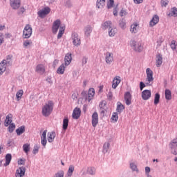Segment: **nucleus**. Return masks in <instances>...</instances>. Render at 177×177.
Instances as JSON below:
<instances>
[{"instance_id": "nucleus-13", "label": "nucleus", "mask_w": 177, "mask_h": 177, "mask_svg": "<svg viewBox=\"0 0 177 177\" xmlns=\"http://www.w3.org/2000/svg\"><path fill=\"white\" fill-rule=\"evenodd\" d=\"M138 31H139V23L134 22L130 26V32L131 34H137Z\"/></svg>"}, {"instance_id": "nucleus-6", "label": "nucleus", "mask_w": 177, "mask_h": 177, "mask_svg": "<svg viewBox=\"0 0 177 177\" xmlns=\"http://www.w3.org/2000/svg\"><path fill=\"white\" fill-rule=\"evenodd\" d=\"M169 149L171 153L174 156H177V138L173 139L169 144Z\"/></svg>"}, {"instance_id": "nucleus-25", "label": "nucleus", "mask_w": 177, "mask_h": 177, "mask_svg": "<svg viewBox=\"0 0 177 177\" xmlns=\"http://www.w3.org/2000/svg\"><path fill=\"white\" fill-rule=\"evenodd\" d=\"M6 60H3L0 63V75H2L5 71H6Z\"/></svg>"}, {"instance_id": "nucleus-43", "label": "nucleus", "mask_w": 177, "mask_h": 177, "mask_svg": "<svg viewBox=\"0 0 177 177\" xmlns=\"http://www.w3.org/2000/svg\"><path fill=\"white\" fill-rule=\"evenodd\" d=\"M169 16H173L174 17H176L177 16V8L174 7L170 10V12L169 13Z\"/></svg>"}, {"instance_id": "nucleus-58", "label": "nucleus", "mask_w": 177, "mask_h": 177, "mask_svg": "<svg viewBox=\"0 0 177 177\" xmlns=\"http://www.w3.org/2000/svg\"><path fill=\"white\" fill-rule=\"evenodd\" d=\"M168 0H161L162 6H167L168 5Z\"/></svg>"}, {"instance_id": "nucleus-26", "label": "nucleus", "mask_w": 177, "mask_h": 177, "mask_svg": "<svg viewBox=\"0 0 177 177\" xmlns=\"http://www.w3.org/2000/svg\"><path fill=\"white\" fill-rule=\"evenodd\" d=\"M112 27L113 24H111V21H106L102 24V30H109V28H111Z\"/></svg>"}, {"instance_id": "nucleus-40", "label": "nucleus", "mask_w": 177, "mask_h": 177, "mask_svg": "<svg viewBox=\"0 0 177 177\" xmlns=\"http://www.w3.org/2000/svg\"><path fill=\"white\" fill-rule=\"evenodd\" d=\"M106 5V0H97V8L100 9V8H103Z\"/></svg>"}, {"instance_id": "nucleus-20", "label": "nucleus", "mask_w": 177, "mask_h": 177, "mask_svg": "<svg viewBox=\"0 0 177 177\" xmlns=\"http://www.w3.org/2000/svg\"><path fill=\"white\" fill-rule=\"evenodd\" d=\"M60 20L57 19L55 21L53 22V34H56L57 31L59 30V28L60 27Z\"/></svg>"}, {"instance_id": "nucleus-19", "label": "nucleus", "mask_w": 177, "mask_h": 177, "mask_svg": "<svg viewBox=\"0 0 177 177\" xmlns=\"http://www.w3.org/2000/svg\"><path fill=\"white\" fill-rule=\"evenodd\" d=\"M158 21H160V17L158 15H155L153 16L152 19L149 22V26L151 27H154L156 24H158Z\"/></svg>"}, {"instance_id": "nucleus-54", "label": "nucleus", "mask_w": 177, "mask_h": 177, "mask_svg": "<svg viewBox=\"0 0 177 177\" xmlns=\"http://www.w3.org/2000/svg\"><path fill=\"white\" fill-rule=\"evenodd\" d=\"M164 42V39L162 37H160L158 40H157V46L158 48H159V46H161V44Z\"/></svg>"}, {"instance_id": "nucleus-24", "label": "nucleus", "mask_w": 177, "mask_h": 177, "mask_svg": "<svg viewBox=\"0 0 177 177\" xmlns=\"http://www.w3.org/2000/svg\"><path fill=\"white\" fill-rule=\"evenodd\" d=\"M73 60V56L71 53H67L64 58V65L66 66H70L71 61Z\"/></svg>"}, {"instance_id": "nucleus-61", "label": "nucleus", "mask_w": 177, "mask_h": 177, "mask_svg": "<svg viewBox=\"0 0 177 177\" xmlns=\"http://www.w3.org/2000/svg\"><path fill=\"white\" fill-rule=\"evenodd\" d=\"M18 165H24V160L20 159L18 160Z\"/></svg>"}, {"instance_id": "nucleus-38", "label": "nucleus", "mask_w": 177, "mask_h": 177, "mask_svg": "<svg viewBox=\"0 0 177 177\" xmlns=\"http://www.w3.org/2000/svg\"><path fill=\"white\" fill-rule=\"evenodd\" d=\"M108 34L109 37H114L115 34H117V29L115 28H113V26L109 29Z\"/></svg>"}, {"instance_id": "nucleus-41", "label": "nucleus", "mask_w": 177, "mask_h": 177, "mask_svg": "<svg viewBox=\"0 0 177 177\" xmlns=\"http://www.w3.org/2000/svg\"><path fill=\"white\" fill-rule=\"evenodd\" d=\"M109 149H110V143L105 142L103 145V149H102V152L104 153V154H106V153L109 151Z\"/></svg>"}, {"instance_id": "nucleus-59", "label": "nucleus", "mask_w": 177, "mask_h": 177, "mask_svg": "<svg viewBox=\"0 0 177 177\" xmlns=\"http://www.w3.org/2000/svg\"><path fill=\"white\" fill-rule=\"evenodd\" d=\"M3 44V34L0 33V45Z\"/></svg>"}, {"instance_id": "nucleus-56", "label": "nucleus", "mask_w": 177, "mask_h": 177, "mask_svg": "<svg viewBox=\"0 0 177 177\" xmlns=\"http://www.w3.org/2000/svg\"><path fill=\"white\" fill-rule=\"evenodd\" d=\"M144 88H146V84H145V83H143V82H140V91H143Z\"/></svg>"}, {"instance_id": "nucleus-39", "label": "nucleus", "mask_w": 177, "mask_h": 177, "mask_svg": "<svg viewBox=\"0 0 177 177\" xmlns=\"http://www.w3.org/2000/svg\"><path fill=\"white\" fill-rule=\"evenodd\" d=\"M111 122H117L118 121V113L113 112L111 118Z\"/></svg>"}, {"instance_id": "nucleus-28", "label": "nucleus", "mask_w": 177, "mask_h": 177, "mask_svg": "<svg viewBox=\"0 0 177 177\" xmlns=\"http://www.w3.org/2000/svg\"><path fill=\"white\" fill-rule=\"evenodd\" d=\"M125 110V106H124L121 102H118L117 104V108H116V111L119 113L121 114L122 111Z\"/></svg>"}, {"instance_id": "nucleus-37", "label": "nucleus", "mask_w": 177, "mask_h": 177, "mask_svg": "<svg viewBox=\"0 0 177 177\" xmlns=\"http://www.w3.org/2000/svg\"><path fill=\"white\" fill-rule=\"evenodd\" d=\"M66 30V26H63L59 27V33H58V35H57L58 39H60V38L62 37H63V34H64V30Z\"/></svg>"}, {"instance_id": "nucleus-23", "label": "nucleus", "mask_w": 177, "mask_h": 177, "mask_svg": "<svg viewBox=\"0 0 177 177\" xmlns=\"http://www.w3.org/2000/svg\"><path fill=\"white\" fill-rule=\"evenodd\" d=\"M46 130H44L41 136V144L44 147H46V144L48 143V140H46Z\"/></svg>"}, {"instance_id": "nucleus-46", "label": "nucleus", "mask_w": 177, "mask_h": 177, "mask_svg": "<svg viewBox=\"0 0 177 177\" xmlns=\"http://www.w3.org/2000/svg\"><path fill=\"white\" fill-rule=\"evenodd\" d=\"M24 93V91L23 90H19L16 93V97L17 100H20Z\"/></svg>"}, {"instance_id": "nucleus-50", "label": "nucleus", "mask_w": 177, "mask_h": 177, "mask_svg": "<svg viewBox=\"0 0 177 177\" xmlns=\"http://www.w3.org/2000/svg\"><path fill=\"white\" fill-rule=\"evenodd\" d=\"M114 6V0H109L107 2V8L108 9H111Z\"/></svg>"}, {"instance_id": "nucleus-62", "label": "nucleus", "mask_w": 177, "mask_h": 177, "mask_svg": "<svg viewBox=\"0 0 177 177\" xmlns=\"http://www.w3.org/2000/svg\"><path fill=\"white\" fill-rule=\"evenodd\" d=\"M150 171H151L150 167H145V172L147 175H149V174H150Z\"/></svg>"}, {"instance_id": "nucleus-32", "label": "nucleus", "mask_w": 177, "mask_h": 177, "mask_svg": "<svg viewBox=\"0 0 177 177\" xmlns=\"http://www.w3.org/2000/svg\"><path fill=\"white\" fill-rule=\"evenodd\" d=\"M165 96L166 100H171V99H172V93L169 89L165 90Z\"/></svg>"}, {"instance_id": "nucleus-14", "label": "nucleus", "mask_w": 177, "mask_h": 177, "mask_svg": "<svg viewBox=\"0 0 177 177\" xmlns=\"http://www.w3.org/2000/svg\"><path fill=\"white\" fill-rule=\"evenodd\" d=\"M21 1L20 0H10V5L12 9H19Z\"/></svg>"}, {"instance_id": "nucleus-33", "label": "nucleus", "mask_w": 177, "mask_h": 177, "mask_svg": "<svg viewBox=\"0 0 177 177\" xmlns=\"http://www.w3.org/2000/svg\"><path fill=\"white\" fill-rule=\"evenodd\" d=\"M66 65L62 64L60 66L57 68V74H64V71H66Z\"/></svg>"}, {"instance_id": "nucleus-31", "label": "nucleus", "mask_w": 177, "mask_h": 177, "mask_svg": "<svg viewBox=\"0 0 177 177\" xmlns=\"http://www.w3.org/2000/svg\"><path fill=\"white\" fill-rule=\"evenodd\" d=\"M84 35L86 37H89L91 35V33L92 32V26H87L84 28Z\"/></svg>"}, {"instance_id": "nucleus-4", "label": "nucleus", "mask_w": 177, "mask_h": 177, "mask_svg": "<svg viewBox=\"0 0 177 177\" xmlns=\"http://www.w3.org/2000/svg\"><path fill=\"white\" fill-rule=\"evenodd\" d=\"M131 47L136 52H142L143 50V46H142V43L138 42L136 41H131L130 42Z\"/></svg>"}, {"instance_id": "nucleus-5", "label": "nucleus", "mask_w": 177, "mask_h": 177, "mask_svg": "<svg viewBox=\"0 0 177 177\" xmlns=\"http://www.w3.org/2000/svg\"><path fill=\"white\" fill-rule=\"evenodd\" d=\"M169 149L171 153L174 156H177V138L173 139L169 144Z\"/></svg>"}, {"instance_id": "nucleus-27", "label": "nucleus", "mask_w": 177, "mask_h": 177, "mask_svg": "<svg viewBox=\"0 0 177 177\" xmlns=\"http://www.w3.org/2000/svg\"><path fill=\"white\" fill-rule=\"evenodd\" d=\"M68 118L67 116L64 118L63 120V124H62V129L63 131H67V129L68 128Z\"/></svg>"}, {"instance_id": "nucleus-45", "label": "nucleus", "mask_w": 177, "mask_h": 177, "mask_svg": "<svg viewBox=\"0 0 177 177\" xmlns=\"http://www.w3.org/2000/svg\"><path fill=\"white\" fill-rule=\"evenodd\" d=\"M160 93H156L155 94V96H154V101H153V103L155 104V106H157V104H158V103H160Z\"/></svg>"}, {"instance_id": "nucleus-7", "label": "nucleus", "mask_w": 177, "mask_h": 177, "mask_svg": "<svg viewBox=\"0 0 177 177\" xmlns=\"http://www.w3.org/2000/svg\"><path fill=\"white\" fill-rule=\"evenodd\" d=\"M50 13V8L49 7H44L41 10H39L37 12V15L39 17H41V19H44L48 16V14Z\"/></svg>"}, {"instance_id": "nucleus-64", "label": "nucleus", "mask_w": 177, "mask_h": 177, "mask_svg": "<svg viewBox=\"0 0 177 177\" xmlns=\"http://www.w3.org/2000/svg\"><path fill=\"white\" fill-rule=\"evenodd\" d=\"M133 2L139 4V3H143V0H133Z\"/></svg>"}, {"instance_id": "nucleus-9", "label": "nucleus", "mask_w": 177, "mask_h": 177, "mask_svg": "<svg viewBox=\"0 0 177 177\" xmlns=\"http://www.w3.org/2000/svg\"><path fill=\"white\" fill-rule=\"evenodd\" d=\"M124 99L127 106H130V104H132V94L131 92H126L124 95Z\"/></svg>"}, {"instance_id": "nucleus-8", "label": "nucleus", "mask_w": 177, "mask_h": 177, "mask_svg": "<svg viewBox=\"0 0 177 177\" xmlns=\"http://www.w3.org/2000/svg\"><path fill=\"white\" fill-rule=\"evenodd\" d=\"M72 42L74 46H80L81 45V38L78 35V33L73 32L71 36Z\"/></svg>"}, {"instance_id": "nucleus-34", "label": "nucleus", "mask_w": 177, "mask_h": 177, "mask_svg": "<svg viewBox=\"0 0 177 177\" xmlns=\"http://www.w3.org/2000/svg\"><path fill=\"white\" fill-rule=\"evenodd\" d=\"M10 161H12V154L8 153L6 156V162L4 163V167H8V165L10 164Z\"/></svg>"}, {"instance_id": "nucleus-42", "label": "nucleus", "mask_w": 177, "mask_h": 177, "mask_svg": "<svg viewBox=\"0 0 177 177\" xmlns=\"http://www.w3.org/2000/svg\"><path fill=\"white\" fill-rule=\"evenodd\" d=\"M170 47L172 50H175L177 52V41L175 40H172L170 43Z\"/></svg>"}, {"instance_id": "nucleus-48", "label": "nucleus", "mask_w": 177, "mask_h": 177, "mask_svg": "<svg viewBox=\"0 0 177 177\" xmlns=\"http://www.w3.org/2000/svg\"><path fill=\"white\" fill-rule=\"evenodd\" d=\"M119 26L120 28H122V30H125V28H127V23L125 22V20L122 19L119 23Z\"/></svg>"}, {"instance_id": "nucleus-21", "label": "nucleus", "mask_w": 177, "mask_h": 177, "mask_svg": "<svg viewBox=\"0 0 177 177\" xmlns=\"http://www.w3.org/2000/svg\"><path fill=\"white\" fill-rule=\"evenodd\" d=\"M35 71L38 73V74H40V75L45 74V65L41 64H38L36 66Z\"/></svg>"}, {"instance_id": "nucleus-22", "label": "nucleus", "mask_w": 177, "mask_h": 177, "mask_svg": "<svg viewBox=\"0 0 177 177\" xmlns=\"http://www.w3.org/2000/svg\"><path fill=\"white\" fill-rule=\"evenodd\" d=\"M55 138H56V132L51 131L48 133L47 140L49 143L53 142L55 141Z\"/></svg>"}, {"instance_id": "nucleus-51", "label": "nucleus", "mask_w": 177, "mask_h": 177, "mask_svg": "<svg viewBox=\"0 0 177 177\" xmlns=\"http://www.w3.org/2000/svg\"><path fill=\"white\" fill-rule=\"evenodd\" d=\"M130 168L132 169V171H136V172L139 171V170L138 169V166H136L135 163H131Z\"/></svg>"}, {"instance_id": "nucleus-63", "label": "nucleus", "mask_w": 177, "mask_h": 177, "mask_svg": "<svg viewBox=\"0 0 177 177\" xmlns=\"http://www.w3.org/2000/svg\"><path fill=\"white\" fill-rule=\"evenodd\" d=\"M113 15L114 16H118V11L117 10V8H114L113 11Z\"/></svg>"}, {"instance_id": "nucleus-18", "label": "nucleus", "mask_w": 177, "mask_h": 177, "mask_svg": "<svg viewBox=\"0 0 177 177\" xmlns=\"http://www.w3.org/2000/svg\"><path fill=\"white\" fill-rule=\"evenodd\" d=\"M95 96V88H91L88 90V95L86 97V100L87 102H91Z\"/></svg>"}, {"instance_id": "nucleus-44", "label": "nucleus", "mask_w": 177, "mask_h": 177, "mask_svg": "<svg viewBox=\"0 0 177 177\" xmlns=\"http://www.w3.org/2000/svg\"><path fill=\"white\" fill-rule=\"evenodd\" d=\"M30 149H31V147H30V144L26 143L23 145V150L24 153H26V154H28V151H30Z\"/></svg>"}, {"instance_id": "nucleus-2", "label": "nucleus", "mask_w": 177, "mask_h": 177, "mask_svg": "<svg viewBox=\"0 0 177 177\" xmlns=\"http://www.w3.org/2000/svg\"><path fill=\"white\" fill-rule=\"evenodd\" d=\"M147 78L145 80V84L147 86H151L154 77H153V71L150 68L146 69Z\"/></svg>"}, {"instance_id": "nucleus-1", "label": "nucleus", "mask_w": 177, "mask_h": 177, "mask_svg": "<svg viewBox=\"0 0 177 177\" xmlns=\"http://www.w3.org/2000/svg\"><path fill=\"white\" fill-rule=\"evenodd\" d=\"M55 107V104L53 101L49 100L41 106V114L44 117H49L50 114L53 112V109Z\"/></svg>"}, {"instance_id": "nucleus-16", "label": "nucleus", "mask_w": 177, "mask_h": 177, "mask_svg": "<svg viewBox=\"0 0 177 177\" xmlns=\"http://www.w3.org/2000/svg\"><path fill=\"white\" fill-rule=\"evenodd\" d=\"M72 117L73 120H78L81 117V109L76 107L74 109Z\"/></svg>"}, {"instance_id": "nucleus-10", "label": "nucleus", "mask_w": 177, "mask_h": 177, "mask_svg": "<svg viewBox=\"0 0 177 177\" xmlns=\"http://www.w3.org/2000/svg\"><path fill=\"white\" fill-rule=\"evenodd\" d=\"M105 62L106 64H111L114 62L113 53L107 52L105 54Z\"/></svg>"}, {"instance_id": "nucleus-36", "label": "nucleus", "mask_w": 177, "mask_h": 177, "mask_svg": "<svg viewBox=\"0 0 177 177\" xmlns=\"http://www.w3.org/2000/svg\"><path fill=\"white\" fill-rule=\"evenodd\" d=\"M73 172H74V166L70 165L68 169L67 174L65 177H71L73 176Z\"/></svg>"}, {"instance_id": "nucleus-49", "label": "nucleus", "mask_w": 177, "mask_h": 177, "mask_svg": "<svg viewBox=\"0 0 177 177\" xmlns=\"http://www.w3.org/2000/svg\"><path fill=\"white\" fill-rule=\"evenodd\" d=\"M32 45V41L31 40H26L24 41V48H27V46H30Z\"/></svg>"}, {"instance_id": "nucleus-35", "label": "nucleus", "mask_w": 177, "mask_h": 177, "mask_svg": "<svg viewBox=\"0 0 177 177\" xmlns=\"http://www.w3.org/2000/svg\"><path fill=\"white\" fill-rule=\"evenodd\" d=\"M24 132H26V127L24 126H21L16 130V133L18 136H20V135H22Z\"/></svg>"}, {"instance_id": "nucleus-11", "label": "nucleus", "mask_w": 177, "mask_h": 177, "mask_svg": "<svg viewBox=\"0 0 177 177\" xmlns=\"http://www.w3.org/2000/svg\"><path fill=\"white\" fill-rule=\"evenodd\" d=\"M92 118V126L93 128H96L97 124H99V115L97 112H94L91 116Z\"/></svg>"}, {"instance_id": "nucleus-60", "label": "nucleus", "mask_w": 177, "mask_h": 177, "mask_svg": "<svg viewBox=\"0 0 177 177\" xmlns=\"http://www.w3.org/2000/svg\"><path fill=\"white\" fill-rule=\"evenodd\" d=\"M108 97H109V100H111L113 99V92L109 91L108 93Z\"/></svg>"}, {"instance_id": "nucleus-3", "label": "nucleus", "mask_w": 177, "mask_h": 177, "mask_svg": "<svg viewBox=\"0 0 177 177\" xmlns=\"http://www.w3.org/2000/svg\"><path fill=\"white\" fill-rule=\"evenodd\" d=\"M32 35V28L31 27V25L27 24L23 31V38L25 39H27L30 38Z\"/></svg>"}, {"instance_id": "nucleus-55", "label": "nucleus", "mask_w": 177, "mask_h": 177, "mask_svg": "<svg viewBox=\"0 0 177 177\" xmlns=\"http://www.w3.org/2000/svg\"><path fill=\"white\" fill-rule=\"evenodd\" d=\"M95 169L93 167H89L88 169V172L90 174V175H93L95 172Z\"/></svg>"}, {"instance_id": "nucleus-57", "label": "nucleus", "mask_w": 177, "mask_h": 177, "mask_svg": "<svg viewBox=\"0 0 177 177\" xmlns=\"http://www.w3.org/2000/svg\"><path fill=\"white\" fill-rule=\"evenodd\" d=\"M120 16H121V17L127 16V11H125V10H121L120 12Z\"/></svg>"}, {"instance_id": "nucleus-30", "label": "nucleus", "mask_w": 177, "mask_h": 177, "mask_svg": "<svg viewBox=\"0 0 177 177\" xmlns=\"http://www.w3.org/2000/svg\"><path fill=\"white\" fill-rule=\"evenodd\" d=\"M12 117H13V115L12 114H8L6 116V120H5V127H9V125H10V124H12Z\"/></svg>"}, {"instance_id": "nucleus-52", "label": "nucleus", "mask_w": 177, "mask_h": 177, "mask_svg": "<svg viewBox=\"0 0 177 177\" xmlns=\"http://www.w3.org/2000/svg\"><path fill=\"white\" fill-rule=\"evenodd\" d=\"M38 151H39V146H38L37 145H35L33 147L32 153L37 154L38 153Z\"/></svg>"}, {"instance_id": "nucleus-47", "label": "nucleus", "mask_w": 177, "mask_h": 177, "mask_svg": "<svg viewBox=\"0 0 177 177\" xmlns=\"http://www.w3.org/2000/svg\"><path fill=\"white\" fill-rule=\"evenodd\" d=\"M157 60H156V66L157 67H160L162 64V57L161 55L157 56Z\"/></svg>"}, {"instance_id": "nucleus-29", "label": "nucleus", "mask_w": 177, "mask_h": 177, "mask_svg": "<svg viewBox=\"0 0 177 177\" xmlns=\"http://www.w3.org/2000/svg\"><path fill=\"white\" fill-rule=\"evenodd\" d=\"M99 107L101 110V113L104 114L106 113V100L101 101Z\"/></svg>"}, {"instance_id": "nucleus-17", "label": "nucleus", "mask_w": 177, "mask_h": 177, "mask_svg": "<svg viewBox=\"0 0 177 177\" xmlns=\"http://www.w3.org/2000/svg\"><path fill=\"white\" fill-rule=\"evenodd\" d=\"M26 175V168L24 167H21L17 169L15 173L16 177H23Z\"/></svg>"}, {"instance_id": "nucleus-15", "label": "nucleus", "mask_w": 177, "mask_h": 177, "mask_svg": "<svg viewBox=\"0 0 177 177\" xmlns=\"http://www.w3.org/2000/svg\"><path fill=\"white\" fill-rule=\"evenodd\" d=\"M121 83V77L120 76H115L112 82V88L113 89H116L117 86H118V85H120V84Z\"/></svg>"}, {"instance_id": "nucleus-53", "label": "nucleus", "mask_w": 177, "mask_h": 177, "mask_svg": "<svg viewBox=\"0 0 177 177\" xmlns=\"http://www.w3.org/2000/svg\"><path fill=\"white\" fill-rule=\"evenodd\" d=\"M16 128V125L15 124H10L8 127L9 132H13L15 131V129Z\"/></svg>"}, {"instance_id": "nucleus-12", "label": "nucleus", "mask_w": 177, "mask_h": 177, "mask_svg": "<svg viewBox=\"0 0 177 177\" xmlns=\"http://www.w3.org/2000/svg\"><path fill=\"white\" fill-rule=\"evenodd\" d=\"M142 100H149L151 97V91L150 90H144L142 92Z\"/></svg>"}]
</instances>
